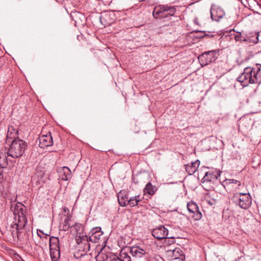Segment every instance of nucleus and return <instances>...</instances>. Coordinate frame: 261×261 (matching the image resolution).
<instances>
[{
	"label": "nucleus",
	"mask_w": 261,
	"mask_h": 261,
	"mask_svg": "<svg viewBox=\"0 0 261 261\" xmlns=\"http://www.w3.org/2000/svg\"><path fill=\"white\" fill-rule=\"evenodd\" d=\"M14 217L11 224L10 231L13 237L23 243L26 242L29 238V229L26 227L27 219L26 214L27 207L21 202H17L15 206L11 207Z\"/></svg>",
	"instance_id": "nucleus-1"
},
{
	"label": "nucleus",
	"mask_w": 261,
	"mask_h": 261,
	"mask_svg": "<svg viewBox=\"0 0 261 261\" xmlns=\"http://www.w3.org/2000/svg\"><path fill=\"white\" fill-rule=\"evenodd\" d=\"M237 80L243 87L250 84L259 85L261 84V64H256L252 67L245 68Z\"/></svg>",
	"instance_id": "nucleus-2"
},
{
	"label": "nucleus",
	"mask_w": 261,
	"mask_h": 261,
	"mask_svg": "<svg viewBox=\"0 0 261 261\" xmlns=\"http://www.w3.org/2000/svg\"><path fill=\"white\" fill-rule=\"evenodd\" d=\"M27 147V142L17 137L11 143L7 151L8 155L14 159L20 158L24 154Z\"/></svg>",
	"instance_id": "nucleus-3"
},
{
	"label": "nucleus",
	"mask_w": 261,
	"mask_h": 261,
	"mask_svg": "<svg viewBox=\"0 0 261 261\" xmlns=\"http://www.w3.org/2000/svg\"><path fill=\"white\" fill-rule=\"evenodd\" d=\"M176 8L168 5H159L154 7L152 15L155 19L167 18L174 15Z\"/></svg>",
	"instance_id": "nucleus-4"
},
{
	"label": "nucleus",
	"mask_w": 261,
	"mask_h": 261,
	"mask_svg": "<svg viewBox=\"0 0 261 261\" xmlns=\"http://www.w3.org/2000/svg\"><path fill=\"white\" fill-rule=\"evenodd\" d=\"M233 200L236 205L244 210L248 208L252 203V199L249 193H236L233 196Z\"/></svg>",
	"instance_id": "nucleus-5"
},
{
	"label": "nucleus",
	"mask_w": 261,
	"mask_h": 261,
	"mask_svg": "<svg viewBox=\"0 0 261 261\" xmlns=\"http://www.w3.org/2000/svg\"><path fill=\"white\" fill-rule=\"evenodd\" d=\"M219 53V49H215L205 51L200 55L198 59L201 66L203 67L215 62L218 58Z\"/></svg>",
	"instance_id": "nucleus-6"
},
{
	"label": "nucleus",
	"mask_w": 261,
	"mask_h": 261,
	"mask_svg": "<svg viewBox=\"0 0 261 261\" xmlns=\"http://www.w3.org/2000/svg\"><path fill=\"white\" fill-rule=\"evenodd\" d=\"M256 37L255 38L247 36L244 32H237L233 35V38L236 41L238 42H248L256 44L258 41L259 34L255 33Z\"/></svg>",
	"instance_id": "nucleus-7"
},
{
	"label": "nucleus",
	"mask_w": 261,
	"mask_h": 261,
	"mask_svg": "<svg viewBox=\"0 0 261 261\" xmlns=\"http://www.w3.org/2000/svg\"><path fill=\"white\" fill-rule=\"evenodd\" d=\"M210 12L212 19L215 21H218L225 15L223 9L216 4L212 5Z\"/></svg>",
	"instance_id": "nucleus-8"
},
{
	"label": "nucleus",
	"mask_w": 261,
	"mask_h": 261,
	"mask_svg": "<svg viewBox=\"0 0 261 261\" xmlns=\"http://www.w3.org/2000/svg\"><path fill=\"white\" fill-rule=\"evenodd\" d=\"M187 209L189 213L193 214V217L195 220H199L201 219L202 215L199 211L197 204L193 201L187 203Z\"/></svg>",
	"instance_id": "nucleus-9"
},
{
	"label": "nucleus",
	"mask_w": 261,
	"mask_h": 261,
	"mask_svg": "<svg viewBox=\"0 0 261 261\" xmlns=\"http://www.w3.org/2000/svg\"><path fill=\"white\" fill-rule=\"evenodd\" d=\"M168 234V230L164 226H160L154 228L152 231V235L156 239L160 240L165 239V242L167 241V237Z\"/></svg>",
	"instance_id": "nucleus-10"
},
{
	"label": "nucleus",
	"mask_w": 261,
	"mask_h": 261,
	"mask_svg": "<svg viewBox=\"0 0 261 261\" xmlns=\"http://www.w3.org/2000/svg\"><path fill=\"white\" fill-rule=\"evenodd\" d=\"M76 242L78 244L84 245L83 251L84 254H81V256L84 255L90 250V244L89 243L88 237L86 235L78 236L75 237Z\"/></svg>",
	"instance_id": "nucleus-11"
},
{
	"label": "nucleus",
	"mask_w": 261,
	"mask_h": 261,
	"mask_svg": "<svg viewBox=\"0 0 261 261\" xmlns=\"http://www.w3.org/2000/svg\"><path fill=\"white\" fill-rule=\"evenodd\" d=\"M39 141V145L42 148L50 146L53 144V140L50 133H49L48 134L40 136Z\"/></svg>",
	"instance_id": "nucleus-12"
},
{
	"label": "nucleus",
	"mask_w": 261,
	"mask_h": 261,
	"mask_svg": "<svg viewBox=\"0 0 261 261\" xmlns=\"http://www.w3.org/2000/svg\"><path fill=\"white\" fill-rule=\"evenodd\" d=\"M44 172L37 168L36 173L32 177L31 182L33 186L38 187L42 185L44 182Z\"/></svg>",
	"instance_id": "nucleus-13"
},
{
	"label": "nucleus",
	"mask_w": 261,
	"mask_h": 261,
	"mask_svg": "<svg viewBox=\"0 0 261 261\" xmlns=\"http://www.w3.org/2000/svg\"><path fill=\"white\" fill-rule=\"evenodd\" d=\"M91 236L88 237L89 242H92L94 243L98 242L101 236L103 234V232L101 230L100 227H95L93 228L91 231Z\"/></svg>",
	"instance_id": "nucleus-14"
},
{
	"label": "nucleus",
	"mask_w": 261,
	"mask_h": 261,
	"mask_svg": "<svg viewBox=\"0 0 261 261\" xmlns=\"http://www.w3.org/2000/svg\"><path fill=\"white\" fill-rule=\"evenodd\" d=\"M130 252L133 256L136 257H142L143 255L145 256L148 254L146 250H144L139 246H133L130 249Z\"/></svg>",
	"instance_id": "nucleus-15"
},
{
	"label": "nucleus",
	"mask_w": 261,
	"mask_h": 261,
	"mask_svg": "<svg viewBox=\"0 0 261 261\" xmlns=\"http://www.w3.org/2000/svg\"><path fill=\"white\" fill-rule=\"evenodd\" d=\"M110 261H130L131 258L125 252H121L118 256L113 255L110 258Z\"/></svg>",
	"instance_id": "nucleus-16"
},
{
	"label": "nucleus",
	"mask_w": 261,
	"mask_h": 261,
	"mask_svg": "<svg viewBox=\"0 0 261 261\" xmlns=\"http://www.w3.org/2000/svg\"><path fill=\"white\" fill-rule=\"evenodd\" d=\"M199 165L200 161L196 160L194 162H192L190 165H186V170L189 175H192L196 171Z\"/></svg>",
	"instance_id": "nucleus-17"
},
{
	"label": "nucleus",
	"mask_w": 261,
	"mask_h": 261,
	"mask_svg": "<svg viewBox=\"0 0 261 261\" xmlns=\"http://www.w3.org/2000/svg\"><path fill=\"white\" fill-rule=\"evenodd\" d=\"M118 202L121 206L127 205L128 197L124 191H121L117 195Z\"/></svg>",
	"instance_id": "nucleus-18"
},
{
	"label": "nucleus",
	"mask_w": 261,
	"mask_h": 261,
	"mask_svg": "<svg viewBox=\"0 0 261 261\" xmlns=\"http://www.w3.org/2000/svg\"><path fill=\"white\" fill-rule=\"evenodd\" d=\"M61 177L62 180L66 181L71 178L72 173L68 167L65 166L62 168L61 171Z\"/></svg>",
	"instance_id": "nucleus-19"
},
{
	"label": "nucleus",
	"mask_w": 261,
	"mask_h": 261,
	"mask_svg": "<svg viewBox=\"0 0 261 261\" xmlns=\"http://www.w3.org/2000/svg\"><path fill=\"white\" fill-rule=\"evenodd\" d=\"M167 253L170 256H171L173 259L179 258L180 256H182V251L179 248H175L173 250H168Z\"/></svg>",
	"instance_id": "nucleus-20"
},
{
	"label": "nucleus",
	"mask_w": 261,
	"mask_h": 261,
	"mask_svg": "<svg viewBox=\"0 0 261 261\" xmlns=\"http://www.w3.org/2000/svg\"><path fill=\"white\" fill-rule=\"evenodd\" d=\"M50 255L52 261H58L60 257V248H49Z\"/></svg>",
	"instance_id": "nucleus-21"
},
{
	"label": "nucleus",
	"mask_w": 261,
	"mask_h": 261,
	"mask_svg": "<svg viewBox=\"0 0 261 261\" xmlns=\"http://www.w3.org/2000/svg\"><path fill=\"white\" fill-rule=\"evenodd\" d=\"M18 134V131L16 128H15L13 126H10L8 127L7 139L9 140V139H16V138Z\"/></svg>",
	"instance_id": "nucleus-22"
},
{
	"label": "nucleus",
	"mask_w": 261,
	"mask_h": 261,
	"mask_svg": "<svg viewBox=\"0 0 261 261\" xmlns=\"http://www.w3.org/2000/svg\"><path fill=\"white\" fill-rule=\"evenodd\" d=\"M157 190L155 186H153L150 182L147 183L143 190L145 194H147L149 195H153Z\"/></svg>",
	"instance_id": "nucleus-23"
},
{
	"label": "nucleus",
	"mask_w": 261,
	"mask_h": 261,
	"mask_svg": "<svg viewBox=\"0 0 261 261\" xmlns=\"http://www.w3.org/2000/svg\"><path fill=\"white\" fill-rule=\"evenodd\" d=\"M60 248L59 240L57 237H51L49 238V248Z\"/></svg>",
	"instance_id": "nucleus-24"
},
{
	"label": "nucleus",
	"mask_w": 261,
	"mask_h": 261,
	"mask_svg": "<svg viewBox=\"0 0 261 261\" xmlns=\"http://www.w3.org/2000/svg\"><path fill=\"white\" fill-rule=\"evenodd\" d=\"M139 195H138L129 198V199H128L127 205L128 204L131 207H134L138 205L139 202L141 201V199L139 198Z\"/></svg>",
	"instance_id": "nucleus-25"
},
{
	"label": "nucleus",
	"mask_w": 261,
	"mask_h": 261,
	"mask_svg": "<svg viewBox=\"0 0 261 261\" xmlns=\"http://www.w3.org/2000/svg\"><path fill=\"white\" fill-rule=\"evenodd\" d=\"M8 160L6 154L3 153H0V167L5 168L8 165Z\"/></svg>",
	"instance_id": "nucleus-26"
},
{
	"label": "nucleus",
	"mask_w": 261,
	"mask_h": 261,
	"mask_svg": "<svg viewBox=\"0 0 261 261\" xmlns=\"http://www.w3.org/2000/svg\"><path fill=\"white\" fill-rule=\"evenodd\" d=\"M69 218L68 217H67L66 218L63 223L62 226H60V227L61 228L60 229L62 230L63 231H67L70 228V225L69 224Z\"/></svg>",
	"instance_id": "nucleus-27"
},
{
	"label": "nucleus",
	"mask_w": 261,
	"mask_h": 261,
	"mask_svg": "<svg viewBox=\"0 0 261 261\" xmlns=\"http://www.w3.org/2000/svg\"><path fill=\"white\" fill-rule=\"evenodd\" d=\"M215 177H216L214 174L208 172H206L202 180L203 181V182L211 181Z\"/></svg>",
	"instance_id": "nucleus-28"
},
{
	"label": "nucleus",
	"mask_w": 261,
	"mask_h": 261,
	"mask_svg": "<svg viewBox=\"0 0 261 261\" xmlns=\"http://www.w3.org/2000/svg\"><path fill=\"white\" fill-rule=\"evenodd\" d=\"M227 181H228L227 183L229 185L235 184H237L238 187H240L241 186L240 181H238L237 180H235L233 179H227Z\"/></svg>",
	"instance_id": "nucleus-29"
},
{
	"label": "nucleus",
	"mask_w": 261,
	"mask_h": 261,
	"mask_svg": "<svg viewBox=\"0 0 261 261\" xmlns=\"http://www.w3.org/2000/svg\"><path fill=\"white\" fill-rule=\"evenodd\" d=\"M5 174L4 173V168L0 167V183H2L4 179Z\"/></svg>",
	"instance_id": "nucleus-30"
},
{
	"label": "nucleus",
	"mask_w": 261,
	"mask_h": 261,
	"mask_svg": "<svg viewBox=\"0 0 261 261\" xmlns=\"http://www.w3.org/2000/svg\"><path fill=\"white\" fill-rule=\"evenodd\" d=\"M100 258H102L103 259V261H105V260H108V256L103 254V253H101V254H99L97 256V258H96V259L98 261H100V260H98V259Z\"/></svg>",
	"instance_id": "nucleus-31"
},
{
	"label": "nucleus",
	"mask_w": 261,
	"mask_h": 261,
	"mask_svg": "<svg viewBox=\"0 0 261 261\" xmlns=\"http://www.w3.org/2000/svg\"><path fill=\"white\" fill-rule=\"evenodd\" d=\"M140 174L133 176L132 179L134 182H135V184H138L139 182L138 178L140 177Z\"/></svg>",
	"instance_id": "nucleus-32"
},
{
	"label": "nucleus",
	"mask_w": 261,
	"mask_h": 261,
	"mask_svg": "<svg viewBox=\"0 0 261 261\" xmlns=\"http://www.w3.org/2000/svg\"><path fill=\"white\" fill-rule=\"evenodd\" d=\"M167 239H168V241H169V239H172L171 241H170V243H169V244H174V237H167Z\"/></svg>",
	"instance_id": "nucleus-33"
},
{
	"label": "nucleus",
	"mask_w": 261,
	"mask_h": 261,
	"mask_svg": "<svg viewBox=\"0 0 261 261\" xmlns=\"http://www.w3.org/2000/svg\"><path fill=\"white\" fill-rule=\"evenodd\" d=\"M208 203L210 204V205H212V203L210 201H208Z\"/></svg>",
	"instance_id": "nucleus-34"
}]
</instances>
